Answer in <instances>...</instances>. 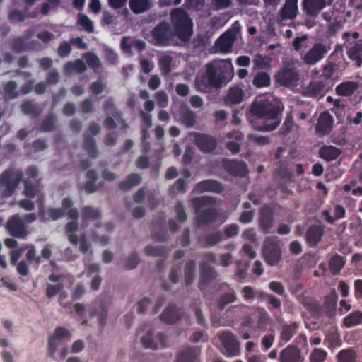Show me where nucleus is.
Listing matches in <instances>:
<instances>
[{
	"instance_id": "obj_1",
	"label": "nucleus",
	"mask_w": 362,
	"mask_h": 362,
	"mask_svg": "<svg viewBox=\"0 0 362 362\" xmlns=\"http://www.w3.org/2000/svg\"><path fill=\"white\" fill-rule=\"evenodd\" d=\"M233 75V66L230 59L214 60L206 65L204 73L197 74L195 88L199 92L209 93L226 85Z\"/></svg>"
},
{
	"instance_id": "obj_2",
	"label": "nucleus",
	"mask_w": 362,
	"mask_h": 362,
	"mask_svg": "<svg viewBox=\"0 0 362 362\" xmlns=\"http://www.w3.org/2000/svg\"><path fill=\"white\" fill-rule=\"evenodd\" d=\"M281 110L266 96L260 95L252 102L247 117L254 129L269 132L276 129L280 124Z\"/></svg>"
},
{
	"instance_id": "obj_3",
	"label": "nucleus",
	"mask_w": 362,
	"mask_h": 362,
	"mask_svg": "<svg viewBox=\"0 0 362 362\" xmlns=\"http://www.w3.org/2000/svg\"><path fill=\"white\" fill-rule=\"evenodd\" d=\"M194 213L197 215L196 223L198 226H208L215 223L219 216V210L214 206L216 199L211 196L194 197L190 200Z\"/></svg>"
},
{
	"instance_id": "obj_4",
	"label": "nucleus",
	"mask_w": 362,
	"mask_h": 362,
	"mask_svg": "<svg viewBox=\"0 0 362 362\" xmlns=\"http://www.w3.org/2000/svg\"><path fill=\"white\" fill-rule=\"evenodd\" d=\"M174 37L182 42H188L193 34V22L186 11L175 8L170 13Z\"/></svg>"
},
{
	"instance_id": "obj_5",
	"label": "nucleus",
	"mask_w": 362,
	"mask_h": 362,
	"mask_svg": "<svg viewBox=\"0 0 362 362\" xmlns=\"http://www.w3.org/2000/svg\"><path fill=\"white\" fill-rule=\"evenodd\" d=\"M23 173L21 170L13 169L4 170L0 175V185L4 187L1 195L4 198L13 195L18 185L22 182Z\"/></svg>"
},
{
	"instance_id": "obj_6",
	"label": "nucleus",
	"mask_w": 362,
	"mask_h": 362,
	"mask_svg": "<svg viewBox=\"0 0 362 362\" xmlns=\"http://www.w3.org/2000/svg\"><path fill=\"white\" fill-rule=\"evenodd\" d=\"M155 45L168 46L174 42V34L170 24L165 21L158 23L151 31Z\"/></svg>"
},
{
	"instance_id": "obj_7",
	"label": "nucleus",
	"mask_w": 362,
	"mask_h": 362,
	"mask_svg": "<svg viewBox=\"0 0 362 362\" xmlns=\"http://www.w3.org/2000/svg\"><path fill=\"white\" fill-rule=\"evenodd\" d=\"M218 339L223 347V354L226 356H236L240 354V344L233 332L230 331L221 332L218 334Z\"/></svg>"
},
{
	"instance_id": "obj_8",
	"label": "nucleus",
	"mask_w": 362,
	"mask_h": 362,
	"mask_svg": "<svg viewBox=\"0 0 362 362\" xmlns=\"http://www.w3.org/2000/svg\"><path fill=\"white\" fill-rule=\"evenodd\" d=\"M8 233L15 238L25 239L28 234L24 221L18 214L8 218L5 226Z\"/></svg>"
},
{
	"instance_id": "obj_9",
	"label": "nucleus",
	"mask_w": 362,
	"mask_h": 362,
	"mask_svg": "<svg viewBox=\"0 0 362 362\" xmlns=\"http://www.w3.org/2000/svg\"><path fill=\"white\" fill-rule=\"evenodd\" d=\"M263 255L266 262L271 265H276L281 259V251L279 245L272 238L264 241Z\"/></svg>"
},
{
	"instance_id": "obj_10",
	"label": "nucleus",
	"mask_w": 362,
	"mask_h": 362,
	"mask_svg": "<svg viewBox=\"0 0 362 362\" xmlns=\"http://www.w3.org/2000/svg\"><path fill=\"white\" fill-rule=\"evenodd\" d=\"M277 82L287 88L298 86L300 80L298 71L293 67H286L281 69L276 76Z\"/></svg>"
},
{
	"instance_id": "obj_11",
	"label": "nucleus",
	"mask_w": 362,
	"mask_h": 362,
	"mask_svg": "<svg viewBox=\"0 0 362 362\" xmlns=\"http://www.w3.org/2000/svg\"><path fill=\"white\" fill-rule=\"evenodd\" d=\"M222 167L226 172L236 177H244L249 173L247 165L243 160L224 159Z\"/></svg>"
},
{
	"instance_id": "obj_12",
	"label": "nucleus",
	"mask_w": 362,
	"mask_h": 362,
	"mask_svg": "<svg viewBox=\"0 0 362 362\" xmlns=\"http://www.w3.org/2000/svg\"><path fill=\"white\" fill-rule=\"evenodd\" d=\"M141 342L145 349H152L157 350L167 347V336L160 332L153 336L152 331H148L146 334L141 337Z\"/></svg>"
},
{
	"instance_id": "obj_13",
	"label": "nucleus",
	"mask_w": 362,
	"mask_h": 362,
	"mask_svg": "<svg viewBox=\"0 0 362 362\" xmlns=\"http://www.w3.org/2000/svg\"><path fill=\"white\" fill-rule=\"evenodd\" d=\"M238 32L235 28L228 29L216 40L215 46L219 52L228 53L231 51Z\"/></svg>"
},
{
	"instance_id": "obj_14",
	"label": "nucleus",
	"mask_w": 362,
	"mask_h": 362,
	"mask_svg": "<svg viewBox=\"0 0 362 362\" xmlns=\"http://www.w3.org/2000/svg\"><path fill=\"white\" fill-rule=\"evenodd\" d=\"M328 50L329 47L322 42L315 43L304 55L303 60L308 65H314L325 57Z\"/></svg>"
},
{
	"instance_id": "obj_15",
	"label": "nucleus",
	"mask_w": 362,
	"mask_h": 362,
	"mask_svg": "<svg viewBox=\"0 0 362 362\" xmlns=\"http://www.w3.org/2000/svg\"><path fill=\"white\" fill-rule=\"evenodd\" d=\"M184 313L181 308L174 304H169L160 315V320L168 325H175L183 317Z\"/></svg>"
},
{
	"instance_id": "obj_16",
	"label": "nucleus",
	"mask_w": 362,
	"mask_h": 362,
	"mask_svg": "<svg viewBox=\"0 0 362 362\" xmlns=\"http://www.w3.org/2000/svg\"><path fill=\"white\" fill-rule=\"evenodd\" d=\"M333 117L327 111L320 115L317 122L315 125V133L319 136L329 134L333 128Z\"/></svg>"
},
{
	"instance_id": "obj_17",
	"label": "nucleus",
	"mask_w": 362,
	"mask_h": 362,
	"mask_svg": "<svg viewBox=\"0 0 362 362\" xmlns=\"http://www.w3.org/2000/svg\"><path fill=\"white\" fill-rule=\"evenodd\" d=\"M300 327V323L298 322H284L281 324L279 330V345L288 342L298 332Z\"/></svg>"
},
{
	"instance_id": "obj_18",
	"label": "nucleus",
	"mask_w": 362,
	"mask_h": 362,
	"mask_svg": "<svg viewBox=\"0 0 362 362\" xmlns=\"http://www.w3.org/2000/svg\"><path fill=\"white\" fill-rule=\"evenodd\" d=\"M278 361L279 362H303L304 358L297 346L289 344L281 351Z\"/></svg>"
},
{
	"instance_id": "obj_19",
	"label": "nucleus",
	"mask_w": 362,
	"mask_h": 362,
	"mask_svg": "<svg viewBox=\"0 0 362 362\" xmlns=\"http://www.w3.org/2000/svg\"><path fill=\"white\" fill-rule=\"evenodd\" d=\"M223 191V187L220 182L208 179L197 183L192 192L194 193L201 194L206 192L221 193Z\"/></svg>"
},
{
	"instance_id": "obj_20",
	"label": "nucleus",
	"mask_w": 362,
	"mask_h": 362,
	"mask_svg": "<svg viewBox=\"0 0 362 362\" xmlns=\"http://www.w3.org/2000/svg\"><path fill=\"white\" fill-rule=\"evenodd\" d=\"M195 144L200 151L205 153L213 151L217 146L216 140L214 136L201 133L195 136Z\"/></svg>"
},
{
	"instance_id": "obj_21",
	"label": "nucleus",
	"mask_w": 362,
	"mask_h": 362,
	"mask_svg": "<svg viewBox=\"0 0 362 362\" xmlns=\"http://www.w3.org/2000/svg\"><path fill=\"white\" fill-rule=\"evenodd\" d=\"M217 277V272L207 262L200 264V279L199 286H208L211 282Z\"/></svg>"
},
{
	"instance_id": "obj_22",
	"label": "nucleus",
	"mask_w": 362,
	"mask_h": 362,
	"mask_svg": "<svg viewBox=\"0 0 362 362\" xmlns=\"http://www.w3.org/2000/svg\"><path fill=\"white\" fill-rule=\"evenodd\" d=\"M326 6L325 0H303V10L308 16L315 18Z\"/></svg>"
},
{
	"instance_id": "obj_23",
	"label": "nucleus",
	"mask_w": 362,
	"mask_h": 362,
	"mask_svg": "<svg viewBox=\"0 0 362 362\" xmlns=\"http://www.w3.org/2000/svg\"><path fill=\"white\" fill-rule=\"evenodd\" d=\"M324 228L319 225L310 226L306 232V241L311 247H315L322 240Z\"/></svg>"
},
{
	"instance_id": "obj_24",
	"label": "nucleus",
	"mask_w": 362,
	"mask_h": 362,
	"mask_svg": "<svg viewBox=\"0 0 362 362\" xmlns=\"http://www.w3.org/2000/svg\"><path fill=\"white\" fill-rule=\"evenodd\" d=\"M223 237V233L220 230H217L199 237L198 243L204 248L211 247L221 243Z\"/></svg>"
},
{
	"instance_id": "obj_25",
	"label": "nucleus",
	"mask_w": 362,
	"mask_h": 362,
	"mask_svg": "<svg viewBox=\"0 0 362 362\" xmlns=\"http://www.w3.org/2000/svg\"><path fill=\"white\" fill-rule=\"evenodd\" d=\"M325 84L323 81H312L303 90V96L310 98L322 97L325 94Z\"/></svg>"
},
{
	"instance_id": "obj_26",
	"label": "nucleus",
	"mask_w": 362,
	"mask_h": 362,
	"mask_svg": "<svg viewBox=\"0 0 362 362\" xmlns=\"http://www.w3.org/2000/svg\"><path fill=\"white\" fill-rule=\"evenodd\" d=\"M298 13V0H286L279 15L282 20H293Z\"/></svg>"
},
{
	"instance_id": "obj_27",
	"label": "nucleus",
	"mask_w": 362,
	"mask_h": 362,
	"mask_svg": "<svg viewBox=\"0 0 362 362\" xmlns=\"http://www.w3.org/2000/svg\"><path fill=\"white\" fill-rule=\"evenodd\" d=\"M337 300V293L335 290H332L325 297L323 305L322 306V313H325L328 317L334 315Z\"/></svg>"
},
{
	"instance_id": "obj_28",
	"label": "nucleus",
	"mask_w": 362,
	"mask_h": 362,
	"mask_svg": "<svg viewBox=\"0 0 362 362\" xmlns=\"http://www.w3.org/2000/svg\"><path fill=\"white\" fill-rule=\"evenodd\" d=\"M358 88V82L348 81L337 85L335 91L338 95L349 97L352 95Z\"/></svg>"
},
{
	"instance_id": "obj_29",
	"label": "nucleus",
	"mask_w": 362,
	"mask_h": 362,
	"mask_svg": "<svg viewBox=\"0 0 362 362\" xmlns=\"http://www.w3.org/2000/svg\"><path fill=\"white\" fill-rule=\"evenodd\" d=\"M227 286L228 289L226 292L222 293L218 297L217 300V307L220 310H224L228 304L234 303L237 300V295L234 289L229 286L226 284H223Z\"/></svg>"
},
{
	"instance_id": "obj_30",
	"label": "nucleus",
	"mask_w": 362,
	"mask_h": 362,
	"mask_svg": "<svg viewBox=\"0 0 362 362\" xmlns=\"http://www.w3.org/2000/svg\"><path fill=\"white\" fill-rule=\"evenodd\" d=\"M349 59L354 62L357 68L362 66V43L354 42L347 50Z\"/></svg>"
},
{
	"instance_id": "obj_31",
	"label": "nucleus",
	"mask_w": 362,
	"mask_h": 362,
	"mask_svg": "<svg viewBox=\"0 0 362 362\" xmlns=\"http://www.w3.org/2000/svg\"><path fill=\"white\" fill-rule=\"evenodd\" d=\"M244 98V92L238 86L231 87L224 99L227 105H236L240 103Z\"/></svg>"
},
{
	"instance_id": "obj_32",
	"label": "nucleus",
	"mask_w": 362,
	"mask_h": 362,
	"mask_svg": "<svg viewBox=\"0 0 362 362\" xmlns=\"http://www.w3.org/2000/svg\"><path fill=\"white\" fill-rule=\"evenodd\" d=\"M41 179L36 180L35 183H33L30 180L26 179L23 181L24 189L23 194L28 199H33L35 197L36 194L42 190L40 186Z\"/></svg>"
},
{
	"instance_id": "obj_33",
	"label": "nucleus",
	"mask_w": 362,
	"mask_h": 362,
	"mask_svg": "<svg viewBox=\"0 0 362 362\" xmlns=\"http://www.w3.org/2000/svg\"><path fill=\"white\" fill-rule=\"evenodd\" d=\"M198 356V350L189 346L180 351L175 362H195Z\"/></svg>"
},
{
	"instance_id": "obj_34",
	"label": "nucleus",
	"mask_w": 362,
	"mask_h": 362,
	"mask_svg": "<svg viewBox=\"0 0 362 362\" xmlns=\"http://www.w3.org/2000/svg\"><path fill=\"white\" fill-rule=\"evenodd\" d=\"M274 221L273 212L270 209H263L260 212L259 226L264 233L267 234Z\"/></svg>"
},
{
	"instance_id": "obj_35",
	"label": "nucleus",
	"mask_w": 362,
	"mask_h": 362,
	"mask_svg": "<svg viewBox=\"0 0 362 362\" xmlns=\"http://www.w3.org/2000/svg\"><path fill=\"white\" fill-rule=\"evenodd\" d=\"M34 45H40V43L35 40L30 44H26L23 37H18L13 39L11 44V49L16 53L33 49Z\"/></svg>"
},
{
	"instance_id": "obj_36",
	"label": "nucleus",
	"mask_w": 362,
	"mask_h": 362,
	"mask_svg": "<svg viewBox=\"0 0 362 362\" xmlns=\"http://www.w3.org/2000/svg\"><path fill=\"white\" fill-rule=\"evenodd\" d=\"M141 177L139 174L133 173L129 174L125 180L120 182L118 187L123 192H128L132 187L141 184Z\"/></svg>"
},
{
	"instance_id": "obj_37",
	"label": "nucleus",
	"mask_w": 362,
	"mask_h": 362,
	"mask_svg": "<svg viewBox=\"0 0 362 362\" xmlns=\"http://www.w3.org/2000/svg\"><path fill=\"white\" fill-rule=\"evenodd\" d=\"M256 297L263 301H267L269 303L268 309L270 311L279 309L281 306V302L279 298L263 291H256Z\"/></svg>"
},
{
	"instance_id": "obj_38",
	"label": "nucleus",
	"mask_w": 362,
	"mask_h": 362,
	"mask_svg": "<svg viewBox=\"0 0 362 362\" xmlns=\"http://www.w3.org/2000/svg\"><path fill=\"white\" fill-rule=\"evenodd\" d=\"M83 148L86 151L88 157L96 158L98 156V150L95 139L90 135L84 136Z\"/></svg>"
},
{
	"instance_id": "obj_39",
	"label": "nucleus",
	"mask_w": 362,
	"mask_h": 362,
	"mask_svg": "<svg viewBox=\"0 0 362 362\" xmlns=\"http://www.w3.org/2000/svg\"><path fill=\"white\" fill-rule=\"evenodd\" d=\"M100 217L101 211L98 209H94L92 206H86L81 209L83 224H86L88 221L98 220Z\"/></svg>"
},
{
	"instance_id": "obj_40",
	"label": "nucleus",
	"mask_w": 362,
	"mask_h": 362,
	"mask_svg": "<svg viewBox=\"0 0 362 362\" xmlns=\"http://www.w3.org/2000/svg\"><path fill=\"white\" fill-rule=\"evenodd\" d=\"M345 264L346 259L344 257L339 254L332 255L329 262L330 272L334 276L339 274Z\"/></svg>"
},
{
	"instance_id": "obj_41",
	"label": "nucleus",
	"mask_w": 362,
	"mask_h": 362,
	"mask_svg": "<svg viewBox=\"0 0 362 362\" xmlns=\"http://www.w3.org/2000/svg\"><path fill=\"white\" fill-rule=\"evenodd\" d=\"M341 153V151L332 146H325L320 149V156L326 161H332L337 159Z\"/></svg>"
},
{
	"instance_id": "obj_42",
	"label": "nucleus",
	"mask_w": 362,
	"mask_h": 362,
	"mask_svg": "<svg viewBox=\"0 0 362 362\" xmlns=\"http://www.w3.org/2000/svg\"><path fill=\"white\" fill-rule=\"evenodd\" d=\"M22 112L26 115H30L33 117L39 116L42 110L37 103H34L30 100L24 102L21 105Z\"/></svg>"
},
{
	"instance_id": "obj_43",
	"label": "nucleus",
	"mask_w": 362,
	"mask_h": 362,
	"mask_svg": "<svg viewBox=\"0 0 362 362\" xmlns=\"http://www.w3.org/2000/svg\"><path fill=\"white\" fill-rule=\"evenodd\" d=\"M362 324V312L356 310L343 319V325L346 327L350 328Z\"/></svg>"
},
{
	"instance_id": "obj_44",
	"label": "nucleus",
	"mask_w": 362,
	"mask_h": 362,
	"mask_svg": "<svg viewBox=\"0 0 362 362\" xmlns=\"http://www.w3.org/2000/svg\"><path fill=\"white\" fill-rule=\"evenodd\" d=\"M195 269L196 262L194 260H189L185 263L184 274H185V284L189 286L192 284L195 278Z\"/></svg>"
},
{
	"instance_id": "obj_45",
	"label": "nucleus",
	"mask_w": 362,
	"mask_h": 362,
	"mask_svg": "<svg viewBox=\"0 0 362 362\" xmlns=\"http://www.w3.org/2000/svg\"><path fill=\"white\" fill-rule=\"evenodd\" d=\"M303 304L305 309L312 315L317 316L322 315V307L318 300L313 298H306Z\"/></svg>"
},
{
	"instance_id": "obj_46",
	"label": "nucleus",
	"mask_w": 362,
	"mask_h": 362,
	"mask_svg": "<svg viewBox=\"0 0 362 362\" xmlns=\"http://www.w3.org/2000/svg\"><path fill=\"white\" fill-rule=\"evenodd\" d=\"M37 199L36 204L38 208V214L37 216L41 222H46L49 220V218H47V211L45 206V195L44 192L41 190L36 194Z\"/></svg>"
},
{
	"instance_id": "obj_47",
	"label": "nucleus",
	"mask_w": 362,
	"mask_h": 362,
	"mask_svg": "<svg viewBox=\"0 0 362 362\" xmlns=\"http://www.w3.org/2000/svg\"><path fill=\"white\" fill-rule=\"evenodd\" d=\"M256 329L260 332H265L270 321V316L264 309H259Z\"/></svg>"
},
{
	"instance_id": "obj_48",
	"label": "nucleus",
	"mask_w": 362,
	"mask_h": 362,
	"mask_svg": "<svg viewBox=\"0 0 362 362\" xmlns=\"http://www.w3.org/2000/svg\"><path fill=\"white\" fill-rule=\"evenodd\" d=\"M129 8L135 14L141 13L150 8L149 0H130Z\"/></svg>"
},
{
	"instance_id": "obj_49",
	"label": "nucleus",
	"mask_w": 362,
	"mask_h": 362,
	"mask_svg": "<svg viewBox=\"0 0 362 362\" xmlns=\"http://www.w3.org/2000/svg\"><path fill=\"white\" fill-rule=\"evenodd\" d=\"M86 64L82 59H76L74 62H68L65 64V70L67 72L76 71L78 74L83 73L86 70Z\"/></svg>"
},
{
	"instance_id": "obj_50",
	"label": "nucleus",
	"mask_w": 362,
	"mask_h": 362,
	"mask_svg": "<svg viewBox=\"0 0 362 362\" xmlns=\"http://www.w3.org/2000/svg\"><path fill=\"white\" fill-rule=\"evenodd\" d=\"M271 78L266 72H258L253 78L252 83L257 88L267 87L270 85Z\"/></svg>"
},
{
	"instance_id": "obj_51",
	"label": "nucleus",
	"mask_w": 362,
	"mask_h": 362,
	"mask_svg": "<svg viewBox=\"0 0 362 362\" xmlns=\"http://www.w3.org/2000/svg\"><path fill=\"white\" fill-rule=\"evenodd\" d=\"M337 362H356V354L352 349H342L336 356Z\"/></svg>"
},
{
	"instance_id": "obj_52",
	"label": "nucleus",
	"mask_w": 362,
	"mask_h": 362,
	"mask_svg": "<svg viewBox=\"0 0 362 362\" xmlns=\"http://www.w3.org/2000/svg\"><path fill=\"white\" fill-rule=\"evenodd\" d=\"M145 254L147 256L155 257H165L167 255V250L163 246H153L147 245L144 248Z\"/></svg>"
},
{
	"instance_id": "obj_53",
	"label": "nucleus",
	"mask_w": 362,
	"mask_h": 362,
	"mask_svg": "<svg viewBox=\"0 0 362 362\" xmlns=\"http://www.w3.org/2000/svg\"><path fill=\"white\" fill-rule=\"evenodd\" d=\"M276 174L283 180L292 182L294 179L293 172L289 170L284 162L281 161L279 166L276 169Z\"/></svg>"
},
{
	"instance_id": "obj_54",
	"label": "nucleus",
	"mask_w": 362,
	"mask_h": 362,
	"mask_svg": "<svg viewBox=\"0 0 362 362\" xmlns=\"http://www.w3.org/2000/svg\"><path fill=\"white\" fill-rule=\"evenodd\" d=\"M180 119L187 127H192L196 121V115L192 110L186 108L181 112Z\"/></svg>"
},
{
	"instance_id": "obj_55",
	"label": "nucleus",
	"mask_w": 362,
	"mask_h": 362,
	"mask_svg": "<svg viewBox=\"0 0 362 362\" xmlns=\"http://www.w3.org/2000/svg\"><path fill=\"white\" fill-rule=\"evenodd\" d=\"M339 69V64L330 61L329 59L327 63L324 66L321 76L325 80L332 78L334 72Z\"/></svg>"
},
{
	"instance_id": "obj_56",
	"label": "nucleus",
	"mask_w": 362,
	"mask_h": 362,
	"mask_svg": "<svg viewBox=\"0 0 362 362\" xmlns=\"http://www.w3.org/2000/svg\"><path fill=\"white\" fill-rule=\"evenodd\" d=\"M57 118L54 115H49L45 118L40 125V129L45 132H52L55 128Z\"/></svg>"
},
{
	"instance_id": "obj_57",
	"label": "nucleus",
	"mask_w": 362,
	"mask_h": 362,
	"mask_svg": "<svg viewBox=\"0 0 362 362\" xmlns=\"http://www.w3.org/2000/svg\"><path fill=\"white\" fill-rule=\"evenodd\" d=\"M173 58L169 54L162 55L158 59V66L163 74H168L171 71Z\"/></svg>"
},
{
	"instance_id": "obj_58",
	"label": "nucleus",
	"mask_w": 362,
	"mask_h": 362,
	"mask_svg": "<svg viewBox=\"0 0 362 362\" xmlns=\"http://www.w3.org/2000/svg\"><path fill=\"white\" fill-rule=\"evenodd\" d=\"M327 357V352L320 348H315L310 354V362H324Z\"/></svg>"
},
{
	"instance_id": "obj_59",
	"label": "nucleus",
	"mask_w": 362,
	"mask_h": 362,
	"mask_svg": "<svg viewBox=\"0 0 362 362\" xmlns=\"http://www.w3.org/2000/svg\"><path fill=\"white\" fill-rule=\"evenodd\" d=\"M17 83L14 81H8L4 87V90L9 99H14L18 97Z\"/></svg>"
},
{
	"instance_id": "obj_60",
	"label": "nucleus",
	"mask_w": 362,
	"mask_h": 362,
	"mask_svg": "<svg viewBox=\"0 0 362 362\" xmlns=\"http://www.w3.org/2000/svg\"><path fill=\"white\" fill-rule=\"evenodd\" d=\"M84 58L88 66L92 69L99 68L101 66L98 57L92 52H87L84 54Z\"/></svg>"
},
{
	"instance_id": "obj_61",
	"label": "nucleus",
	"mask_w": 362,
	"mask_h": 362,
	"mask_svg": "<svg viewBox=\"0 0 362 362\" xmlns=\"http://www.w3.org/2000/svg\"><path fill=\"white\" fill-rule=\"evenodd\" d=\"M62 341L60 339H57L56 337L53 336H50L48 339V356L52 358H55V354L57 349V347L60 345Z\"/></svg>"
},
{
	"instance_id": "obj_62",
	"label": "nucleus",
	"mask_w": 362,
	"mask_h": 362,
	"mask_svg": "<svg viewBox=\"0 0 362 362\" xmlns=\"http://www.w3.org/2000/svg\"><path fill=\"white\" fill-rule=\"evenodd\" d=\"M140 262V258L136 252H133L126 259L124 267L127 270H131L137 267Z\"/></svg>"
},
{
	"instance_id": "obj_63",
	"label": "nucleus",
	"mask_w": 362,
	"mask_h": 362,
	"mask_svg": "<svg viewBox=\"0 0 362 362\" xmlns=\"http://www.w3.org/2000/svg\"><path fill=\"white\" fill-rule=\"evenodd\" d=\"M64 288V285L62 283H57L56 284H49L46 288V296L47 298H51L57 293H60Z\"/></svg>"
},
{
	"instance_id": "obj_64",
	"label": "nucleus",
	"mask_w": 362,
	"mask_h": 362,
	"mask_svg": "<svg viewBox=\"0 0 362 362\" xmlns=\"http://www.w3.org/2000/svg\"><path fill=\"white\" fill-rule=\"evenodd\" d=\"M46 211L49 215V216H47V218H49L48 221L50 219L52 221H57L66 215V211H64V209L62 208H49Z\"/></svg>"
}]
</instances>
